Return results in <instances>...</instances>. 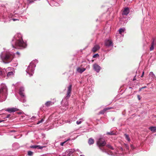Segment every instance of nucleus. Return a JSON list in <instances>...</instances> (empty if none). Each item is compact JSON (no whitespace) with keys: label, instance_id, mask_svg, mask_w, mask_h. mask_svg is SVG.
<instances>
[{"label":"nucleus","instance_id":"1a4fd4ad","mask_svg":"<svg viewBox=\"0 0 156 156\" xmlns=\"http://www.w3.org/2000/svg\"><path fill=\"white\" fill-rule=\"evenodd\" d=\"M85 64H81L80 66L76 68L77 72L80 73H82L86 70V68H85Z\"/></svg>","mask_w":156,"mask_h":156},{"label":"nucleus","instance_id":"5701e85b","mask_svg":"<svg viewBox=\"0 0 156 156\" xmlns=\"http://www.w3.org/2000/svg\"><path fill=\"white\" fill-rule=\"evenodd\" d=\"M84 121V119L83 118L80 119L78 120H77L76 123L77 125H79L82 122H83Z\"/></svg>","mask_w":156,"mask_h":156},{"label":"nucleus","instance_id":"a18cd8bd","mask_svg":"<svg viewBox=\"0 0 156 156\" xmlns=\"http://www.w3.org/2000/svg\"><path fill=\"white\" fill-rule=\"evenodd\" d=\"M142 89H143V88H142V87L140 88V89H139V91H140Z\"/></svg>","mask_w":156,"mask_h":156},{"label":"nucleus","instance_id":"72a5a7b5","mask_svg":"<svg viewBox=\"0 0 156 156\" xmlns=\"http://www.w3.org/2000/svg\"><path fill=\"white\" fill-rule=\"evenodd\" d=\"M85 64V65H87V66L86 67V68H86V69H90V66H89V65H87V64L86 63V64Z\"/></svg>","mask_w":156,"mask_h":156},{"label":"nucleus","instance_id":"9d476101","mask_svg":"<svg viewBox=\"0 0 156 156\" xmlns=\"http://www.w3.org/2000/svg\"><path fill=\"white\" fill-rule=\"evenodd\" d=\"M76 151V149H71L67 150L65 153V155L63 156H71L72 154Z\"/></svg>","mask_w":156,"mask_h":156},{"label":"nucleus","instance_id":"4c0bfd02","mask_svg":"<svg viewBox=\"0 0 156 156\" xmlns=\"http://www.w3.org/2000/svg\"><path fill=\"white\" fill-rule=\"evenodd\" d=\"M10 114L7 115L6 116V118H9L10 117Z\"/></svg>","mask_w":156,"mask_h":156},{"label":"nucleus","instance_id":"0eeeda50","mask_svg":"<svg viewBox=\"0 0 156 156\" xmlns=\"http://www.w3.org/2000/svg\"><path fill=\"white\" fill-rule=\"evenodd\" d=\"M72 85H70L68 87L67 93L66 97L63 99L61 101V104L62 105L66 107L69 105L68 99L71 96V93L72 90Z\"/></svg>","mask_w":156,"mask_h":156},{"label":"nucleus","instance_id":"393cba45","mask_svg":"<svg viewBox=\"0 0 156 156\" xmlns=\"http://www.w3.org/2000/svg\"><path fill=\"white\" fill-rule=\"evenodd\" d=\"M110 109V108H106L104 109L103 110L99 112V113L100 114H103L104 113V112L105 111H106L107 110L109 109Z\"/></svg>","mask_w":156,"mask_h":156},{"label":"nucleus","instance_id":"473e14b6","mask_svg":"<svg viewBox=\"0 0 156 156\" xmlns=\"http://www.w3.org/2000/svg\"><path fill=\"white\" fill-rule=\"evenodd\" d=\"M44 121V120L43 119H42L41 120L38 121L37 124H39L40 123Z\"/></svg>","mask_w":156,"mask_h":156},{"label":"nucleus","instance_id":"cd10ccee","mask_svg":"<svg viewBox=\"0 0 156 156\" xmlns=\"http://www.w3.org/2000/svg\"><path fill=\"white\" fill-rule=\"evenodd\" d=\"M106 134L108 135H114L115 134V133L113 132V131H110V132H107Z\"/></svg>","mask_w":156,"mask_h":156},{"label":"nucleus","instance_id":"423d86ee","mask_svg":"<svg viewBox=\"0 0 156 156\" xmlns=\"http://www.w3.org/2000/svg\"><path fill=\"white\" fill-rule=\"evenodd\" d=\"M97 144L99 148L103 152L106 153L108 154L112 155V154L111 151H109L108 150L106 149L103 147L106 145V142L104 139L102 138H99L97 141Z\"/></svg>","mask_w":156,"mask_h":156},{"label":"nucleus","instance_id":"4468645a","mask_svg":"<svg viewBox=\"0 0 156 156\" xmlns=\"http://www.w3.org/2000/svg\"><path fill=\"white\" fill-rule=\"evenodd\" d=\"M152 41L151 43L150 48V50L151 51L153 50L154 46L156 45V38H154L152 39Z\"/></svg>","mask_w":156,"mask_h":156},{"label":"nucleus","instance_id":"58836bf2","mask_svg":"<svg viewBox=\"0 0 156 156\" xmlns=\"http://www.w3.org/2000/svg\"><path fill=\"white\" fill-rule=\"evenodd\" d=\"M23 112H18V114H22L23 113Z\"/></svg>","mask_w":156,"mask_h":156},{"label":"nucleus","instance_id":"37998d69","mask_svg":"<svg viewBox=\"0 0 156 156\" xmlns=\"http://www.w3.org/2000/svg\"><path fill=\"white\" fill-rule=\"evenodd\" d=\"M147 87V86H144V87H142V88L144 89V88H145Z\"/></svg>","mask_w":156,"mask_h":156},{"label":"nucleus","instance_id":"c85d7f7f","mask_svg":"<svg viewBox=\"0 0 156 156\" xmlns=\"http://www.w3.org/2000/svg\"><path fill=\"white\" fill-rule=\"evenodd\" d=\"M70 140V139L69 138L68 139H67L66 140H65V141L62 142H61L60 143V145L62 146H63V145L67 141L69 140Z\"/></svg>","mask_w":156,"mask_h":156},{"label":"nucleus","instance_id":"f257e3e1","mask_svg":"<svg viewBox=\"0 0 156 156\" xmlns=\"http://www.w3.org/2000/svg\"><path fill=\"white\" fill-rule=\"evenodd\" d=\"M19 57L20 56V53L17 51L16 53L10 51L9 50L5 49L0 55V57L4 63H8L10 62L13 58L15 55Z\"/></svg>","mask_w":156,"mask_h":156},{"label":"nucleus","instance_id":"c9c22d12","mask_svg":"<svg viewBox=\"0 0 156 156\" xmlns=\"http://www.w3.org/2000/svg\"><path fill=\"white\" fill-rule=\"evenodd\" d=\"M55 2V4H54V5L55 6H58L59 5V4L57 3V2H55L54 1H53V3H54Z\"/></svg>","mask_w":156,"mask_h":156},{"label":"nucleus","instance_id":"39448f33","mask_svg":"<svg viewBox=\"0 0 156 156\" xmlns=\"http://www.w3.org/2000/svg\"><path fill=\"white\" fill-rule=\"evenodd\" d=\"M38 61L37 59L32 61L30 64L27 69L26 72L27 74H29L30 76L33 75L34 73V68L36 66V64L37 63Z\"/></svg>","mask_w":156,"mask_h":156},{"label":"nucleus","instance_id":"ea45409f","mask_svg":"<svg viewBox=\"0 0 156 156\" xmlns=\"http://www.w3.org/2000/svg\"><path fill=\"white\" fill-rule=\"evenodd\" d=\"M137 98H138V100H140V96L139 95H137Z\"/></svg>","mask_w":156,"mask_h":156},{"label":"nucleus","instance_id":"7c9ffc66","mask_svg":"<svg viewBox=\"0 0 156 156\" xmlns=\"http://www.w3.org/2000/svg\"><path fill=\"white\" fill-rule=\"evenodd\" d=\"M75 151H77L78 152V153H77L78 154L82 153V152L79 149H78L76 150Z\"/></svg>","mask_w":156,"mask_h":156},{"label":"nucleus","instance_id":"8fccbe9b","mask_svg":"<svg viewBox=\"0 0 156 156\" xmlns=\"http://www.w3.org/2000/svg\"><path fill=\"white\" fill-rule=\"evenodd\" d=\"M43 135H44V134H43Z\"/></svg>","mask_w":156,"mask_h":156},{"label":"nucleus","instance_id":"de8ad7c7","mask_svg":"<svg viewBox=\"0 0 156 156\" xmlns=\"http://www.w3.org/2000/svg\"><path fill=\"white\" fill-rule=\"evenodd\" d=\"M144 72H143V73H142V75H144Z\"/></svg>","mask_w":156,"mask_h":156},{"label":"nucleus","instance_id":"b1692460","mask_svg":"<svg viewBox=\"0 0 156 156\" xmlns=\"http://www.w3.org/2000/svg\"><path fill=\"white\" fill-rule=\"evenodd\" d=\"M149 129L153 132H154L156 131V127L152 126L150 127Z\"/></svg>","mask_w":156,"mask_h":156},{"label":"nucleus","instance_id":"a19ab883","mask_svg":"<svg viewBox=\"0 0 156 156\" xmlns=\"http://www.w3.org/2000/svg\"><path fill=\"white\" fill-rule=\"evenodd\" d=\"M66 122H69V123H71V121H68V120H67V121H66Z\"/></svg>","mask_w":156,"mask_h":156},{"label":"nucleus","instance_id":"7ed1b4c3","mask_svg":"<svg viewBox=\"0 0 156 156\" xmlns=\"http://www.w3.org/2000/svg\"><path fill=\"white\" fill-rule=\"evenodd\" d=\"M14 73V69L12 67H9L6 69H0V78H2L5 77L6 75L7 78L11 77L13 76Z\"/></svg>","mask_w":156,"mask_h":156},{"label":"nucleus","instance_id":"79ce46f5","mask_svg":"<svg viewBox=\"0 0 156 156\" xmlns=\"http://www.w3.org/2000/svg\"><path fill=\"white\" fill-rule=\"evenodd\" d=\"M58 2H61L62 0H56Z\"/></svg>","mask_w":156,"mask_h":156},{"label":"nucleus","instance_id":"4be33fe9","mask_svg":"<svg viewBox=\"0 0 156 156\" xmlns=\"http://www.w3.org/2000/svg\"><path fill=\"white\" fill-rule=\"evenodd\" d=\"M150 77H151V79H153L154 78L155 76L153 72H150L149 73Z\"/></svg>","mask_w":156,"mask_h":156},{"label":"nucleus","instance_id":"e433bc0d","mask_svg":"<svg viewBox=\"0 0 156 156\" xmlns=\"http://www.w3.org/2000/svg\"><path fill=\"white\" fill-rule=\"evenodd\" d=\"M99 55L98 54H95V55H94L93 57V58H96V57H98V56H99Z\"/></svg>","mask_w":156,"mask_h":156},{"label":"nucleus","instance_id":"bb28decb","mask_svg":"<svg viewBox=\"0 0 156 156\" xmlns=\"http://www.w3.org/2000/svg\"><path fill=\"white\" fill-rule=\"evenodd\" d=\"M125 138L129 142L130 141V139L128 136V135L125 134Z\"/></svg>","mask_w":156,"mask_h":156},{"label":"nucleus","instance_id":"9b49d317","mask_svg":"<svg viewBox=\"0 0 156 156\" xmlns=\"http://www.w3.org/2000/svg\"><path fill=\"white\" fill-rule=\"evenodd\" d=\"M105 44L107 47H113V45L112 41L110 40H106L105 41Z\"/></svg>","mask_w":156,"mask_h":156},{"label":"nucleus","instance_id":"f704fd0d","mask_svg":"<svg viewBox=\"0 0 156 156\" xmlns=\"http://www.w3.org/2000/svg\"><path fill=\"white\" fill-rule=\"evenodd\" d=\"M38 145H35L32 146L31 147L34 148H37Z\"/></svg>","mask_w":156,"mask_h":156},{"label":"nucleus","instance_id":"dca6fc26","mask_svg":"<svg viewBox=\"0 0 156 156\" xmlns=\"http://www.w3.org/2000/svg\"><path fill=\"white\" fill-rule=\"evenodd\" d=\"M18 109L16 108H8L6 110L9 112L11 113L15 112L18 111Z\"/></svg>","mask_w":156,"mask_h":156},{"label":"nucleus","instance_id":"f03ea898","mask_svg":"<svg viewBox=\"0 0 156 156\" xmlns=\"http://www.w3.org/2000/svg\"><path fill=\"white\" fill-rule=\"evenodd\" d=\"M12 44L13 47L15 46L20 49L25 48L27 45L26 42L23 40L22 36L20 33H17L14 36Z\"/></svg>","mask_w":156,"mask_h":156},{"label":"nucleus","instance_id":"2eb2a0df","mask_svg":"<svg viewBox=\"0 0 156 156\" xmlns=\"http://www.w3.org/2000/svg\"><path fill=\"white\" fill-rule=\"evenodd\" d=\"M100 49V47L99 45L96 44L92 48L91 51L93 52H95Z\"/></svg>","mask_w":156,"mask_h":156},{"label":"nucleus","instance_id":"c756f323","mask_svg":"<svg viewBox=\"0 0 156 156\" xmlns=\"http://www.w3.org/2000/svg\"><path fill=\"white\" fill-rule=\"evenodd\" d=\"M28 155L29 156H31L33 155V152L31 151H29L28 152Z\"/></svg>","mask_w":156,"mask_h":156},{"label":"nucleus","instance_id":"09e8293b","mask_svg":"<svg viewBox=\"0 0 156 156\" xmlns=\"http://www.w3.org/2000/svg\"><path fill=\"white\" fill-rule=\"evenodd\" d=\"M143 75H143L142 74V75H141V77H142L143 76Z\"/></svg>","mask_w":156,"mask_h":156},{"label":"nucleus","instance_id":"412c9836","mask_svg":"<svg viewBox=\"0 0 156 156\" xmlns=\"http://www.w3.org/2000/svg\"><path fill=\"white\" fill-rule=\"evenodd\" d=\"M94 140L92 138H90L88 140V144L89 145H91L94 143Z\"/></svg>","mask_w":156,"mask_h":156},{"label":"nucleus","instance_id":"6e6552de","mask_svg":"<svg viewBox=\"0 0 156 156\" xmlns=\"http://www.w3.org/2000/svg\"><path fill=\"white\" fill-rule=\"evenodd\" d=\"M24 91V88L23 87H21L20 88L19 93L21 97L20 101L23 103L26 101V97Z\"/></svg>","mask_w":156,"mask_h":156},{"label":"nucleus","instance_id":"a211bd4d","mask_svg":"<svg viewBox=\"0 0 156 156\" xmlns=\"http://www.w3.org/2000/svg\"><path fill=\"white\" fill-rule=\"evenodd\" d=\"M54 104V102L51 101H47L45 104L46 106L48 107Z\"/></svg>","mask_w":156,"mask_h":156},{"label":"nucleus","instance_id":"6ab92c4d","mask_svg":"<svg viewBox=\"0 0 156 156\" xmlns=\"http://www.w3.org/2000/svg\"><path fill=\"white\" fill-rule=\"evenodd\" d=\"M129 12V10L128 8H125L124 11H123L122 13V15H128Z\"/></svg>","mask_w":156,"mask_h":156},{"label":"nucleus","instance_id":"c03bdc74","mask_svg":"<svg viewBox=\"0 0 156 156\" xmlns=\"http://www.w3.org/2000/svg\"><path fill=\"white\" fill-rule=\"evenodd\" d=\"M17 145V144H16V143H15V144H13V146H14L15 145Z\"/></svg>","mask_w":156,"mask_h":156},{"label":"nucleus","instance_id":"2f4dec72","mask_svg":"<svg viewBox=\"0 0 156 156\" xmlns=\"http://www.w3.org/2000/svg\"><path fill=\"white\" fill-rule=\"evenodd\" d=\"M44 147L41 146H40L38 145L37 149H42Z\"/></svg>","mask_w":156,"mask_h":156},{"label":"nucleus","instance_id":"ddd939ff","mask_svg":"<svg viewBox=\"0 0 156 156\" xmlns=\"http://www.w3.org/2000/svg\"><path fill=\"white\" fill-rule=\"evenodd\" d=\"M13 16L14 15L12 14H10L8 16V19H7L5 21L8 22V21H10L11 20H12L13 21H14L19 20L18 19L14 18Z\"/></svg>","mask_w":156,"mask_h":156},{"label":"nucleus","instance_id":"49530a36","mask_svg":"<svg viewBox=\"0 0 156 156\" xmlns=\"http://www.w3.org/2000/svg\"><path fill=\"white\" fill-rule=\"evenodd\" d=\"M3 121H4V120H0V123Z\"/></svg>","mask_w":156,"mask_h":156},{"label":"nucleus","instance_id":"f8f14e48","mask_svg":"<svg viewBox=\"0 0 156 156\" xmlns=\"http://www.w3.org/2000/svg\"><path fill=\"white\" fill-rule=\"evenodd\" d=\"M94 70L97 73H99L101 69V67L96 63H94L93 65Z\"/></svg>","mask_w":156,"mask_h":156},{"label":"nucleus","instance_id":"20e7f679","mask_svg":"<svg viewBox=\"0 0 156 156\" xmlns=\"http://www.w3.org/2000/svg\"><path fill=\"white\" fill-rule=\"evenodd\" d=\"M7 95V89L5 85L2 84L0 89V102L5 101Z\"/></svg>","mask_w":156,"mask_h":156},{"label":"nucleus","instance_id":"f3484780","mask_svg":"<svg viewBox=\"0 0 156 156\" xmlns=\"http://www.w3.org/2000/svg\"><path fill=\"white\" fill-rule=\"evenodd\" d=\"M123 37L119 34H117L116 35V40L119 42L122 41Z\"/></svg>","mask_w":156,"mask_h":156},{"label":"nucleus","instance_id":"aec40b11","mask_svg":"<svg viewBox=\"0 0 156 156\" xmlns=\"http://www.w3.org/2000/svg\"><path fill=\"white\" fill-rule=\"evenodd\" d=\"M125 30V29L124 28H120L119 30V34L121 35L122 36H123V34Z\"/></svg>","mask_w":156,"mask_h":156},{"label":"nucleus","instance_id":"a878e982","mask_svg":"<svg viewBox=\"0 0 156 156\" xmlns=\"http://www.w3.org/2000/svg\"><path fill=\"white\" fill-rule=\"evenodd\" d=\"M106 146L107 147L110 149L113 150L114 149L113 147L109 144H106Z\"/></svg>","mask_w":156,"mask_h":156}]
</instances>
